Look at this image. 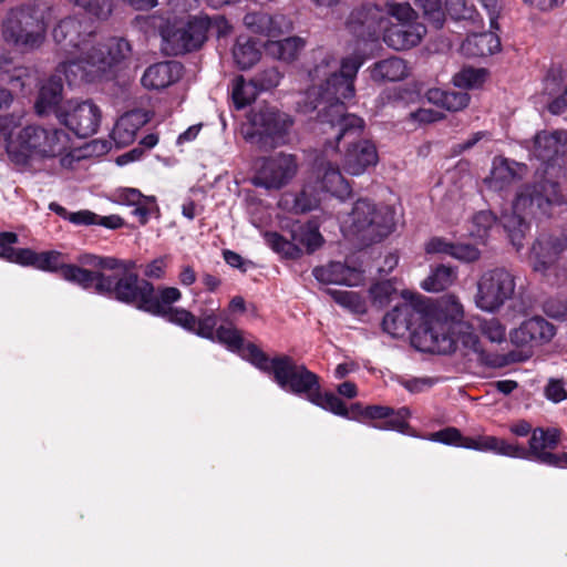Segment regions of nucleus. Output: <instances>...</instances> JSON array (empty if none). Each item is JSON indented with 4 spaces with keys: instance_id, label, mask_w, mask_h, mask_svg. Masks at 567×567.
I'll return each mask as SVG.
<instances>
[{
    "instance_id": "nucleus-4",
    "label": "nucleus",
    "mask_w": 567,
    "mask_h": 567,
    "mask_svg": "<svg viewBox=\"0 0 567 567\" xmlns=\"http://www.w3.org/2000/svg\"><path fill=\"white\" fill-rule=\"evenodd\" d=\"M565 203L557 183L543 181L523 186L516 194L511 212L501 216V221L508 233L511 241L519 249L522 238L528 229L527 218L549 217L554 209Z\"/></svg>"
},
{
    "instance_id": "nucleus-53",
    "label": "nucleus",
    "mask_w": 567,
    "mask_h": 567,
    "mask_svg": "<svg viewBox=\"0 0 567 567\" xmlns=\"http://www.w3.org/2000/svg\"><path fill=\"white\" fill-rule=\"evenodd\" d=\"M409 415L410 412L406 408H402L396 412L389 408L388 416H384L383 421L375 423V427L403 432L408 427L406 420Z\"/></svg>"
},
{
    "instance_id": "nucleus-61",
    "label": "nucleus",
    "mask_w": 567,
    "mask_h": 567,
    "mask_svg": "<svg viewBox=\"0 0 567 567\" xmlns=\"http://www.w3.org/2000/svg\"><path fill=\"white\" fill-rule=\"evenodd\" d=\"M453 243L443 237H432L424 244V251L427 255H449L451 256Z\"/></svg>"
},
{
    "instance_id": "nucleus-57",
    "label": "nucleus",
    "mask_w": 567,
    "mask_h": 567,
    "mask_svg": "<svg viewBox=\"0 0 567 567\" xmlns=\"http://www.w3.org/2000/svg\"><path fill=\"white\" fill-rule=\"evenodd\" d=\"M446 11L454 20H465L473 17L474 9L467 6L466 0H446Z\"/></svg>"
},
{
    "instance_id": "nucleus-47",
    "label": "nucleus",
    "mask_w": 567,
    "mask_h": 567,
    "mask_svg": "<svg viewBox=\"0 0 567 567\" xmlns=\"http://www.w3.org/2000/svg\"><path fill=\"white\" fill-rule=\"evenodd\" d=\"M282 79L281 72L276 66L258 71L251 79L258 92H266L277 87Z\"/></svg>"
},
{
    "instance_id": "nucleus-8",
    "label": "nucleus",
    "mask_w": 567,
    "mask_h": 567,
    "mask_svg": "<svg viewBox=\"0 0 567 567\" xmlns=\"http://www.w3.org/2000/svg\"><path fill=\"white\" fill-rule=\"evenodd\" d=\"M248 123L245 140L268 152L287 143L293 120L276 106L262 104L250 111Z\"/></svg>"
},
{
    "instance_id": "nucleus-46",
    "label": "nucleus",
    "mask_w": 567,
    "mask_h": 567,
    "mask_svg": "<svg viewBox=\"0 0 567 567\" xmlns=\"http://www.w3.org/2000/svg\"><path fill=\"white\" fill-rule=\"evenodd\" d=\"M486 79L484 69L464 68L453 76V83L462 89H475L481 86Z\"/></svg>"
},
{
    "instance_id": "nucleus-55",
    "label": "nucleus",
    "mask_w": 567,
    "mask_h": 567,
    "mask_svg": "<svg viewBox=\"0 0 567 567\" xmlns=\"http://www.w3.org/2000/svg\"><path fill=\"white\" fill-rule=\"evenodd\" d=\"M480 331L486 339L494 343H502L506 339V328L496 318L481 321Z\"/></svg>"
},
{
    "instance_id": "nucleus-52",
    "label": "nucleus",
    "mask_w": 567,
    "mask_h": 567,
    "mask_svg": "<svg viewBox=\"0 0 567 567\" xmlns=\"http://www.w3.org/2000/svg\"><path fill=\"white\" fill-rule=\"evenodd\" d=\"M19 237L12 231H0V258L17 264L19 262L20 248H14Z\"/></svg>"
},
{
    "instance_id": "nucleus-2",
    "label": "nucleus",
    "mask_w": 567,
    "mask_h": 567,
    "mask_svg": "<svg viewBox=\"0 0 567 567\" xmlns=\"http://www.w3.org/2000/svg\"><path fill=\"white\" fill-rule=\"evenodd\" d=\"M249 361L259 370L272 375L274 381L285 391L305 396L315 405L336 415L349 417V409L342 399L330 391L321 392L320 378L299 364L290 355L269 358L256 344L247 347Z\"/></svg>"
},
{
    "instance_id": "nucleus-20",
    "label": "nucleus",
    "mask_w": 567,
    "mask_h": 567,
    "mask_svg": "<svg viewBox=\"0 0 567 567\" xmlns=\"http://www.w3.org/2000/svg\"><path fill=\"white\" fill-rule=\"evenodd\" d=\"M567 249V230L560 236H548L537 239L529 254V262L535 272L548 276L555 269L559 255Z\"/></svg>"
},
{
    "instance_id": "nucleus-13",
    "label": "nucleus",
    "mask_w": 567,
    "mask_h": 567,
    "mask_svg": "<svg viewBox=\"0 0 567 567\" xmlns=\"http://www.w3.org/2000/svg\"><path fill=\"white\" fill-rule=\"evenodd\" d=\"M100 295L113 297L145 312L158 310L155 303L157 288L146 279H141L137 274L106 275L100 282Z\"/></svg>"
},
{
    "instance_id": "nucleus-3",
    "label": "nucleus",
    "mask_w": 567,
    "mask_h": 567,
    "mask_svg": "<svg viewBox=\"0 0 567 567\" xmlns=\"http://www.w3.org/2000/svg\"><path fill=\"white\" fill-rule=\"evenodd\" d=\"M354 91V58L342 59L338 72H333L319 86L309 87L303 96L305 112L319 110L318 118L322 132L328 133L326 126L336 130V147L346 136H351L354 127V116L347 114L343 99L351 97Z\"/></svg>"
},
{
    "instance_id": "nucleus-48",
    "label": "nucleus",
    "mask_w": 567,
    "mask_h": 567,
    "mask_svg": "<svg viewBox=\"0 0 567 567\" xmlns=\"http://www.w3.org/2000/svg\"><path fill=\"white\" fill-rule=\"evenodd\" d=\"M215 310L216 309L200 311L199 316L196 317L197 323L196 329L193 330L194 333L202 338L215 340L216 326L218 322Z\"/></svg>"
},
{
    "instance_id": "nucleus-62",
    "label": "nucleus",
    "mask_w": 567,
    "mask_h": 567,
    "mask_svg": "<svg viewBox=\"0 0 567 567\" xmlns=\"http://www.w3.org/2000/svg\"><path fill=\"white\" fill-rule=\"evenodd\" d=\"M21 124V116L16 114H7L0 116V133L4 137L7 146L10 140H14L13 132Z\"/></svg>"
},
{
    "instance_id": "nucleus-19",
    "label": "nucleus",
    "mask_w": 567,
    "mask_h": 567,
    "mask_svg": "<svg viewBox=\"0 0 567 567\" xmlns=\"http://www.w3.org/2000/svg\"><path fill=\"white\" fill-rule=\"evenodd\" d=\"M182 299V292L176 287H157V297L155 303L158 305L157 311L148 313L167 319L169 322L181 326L185 330L193 332L196 329V317L184 308L173 307Z\"/></svg>"
},
{
    "instance_id": "nucleus-34",
    "label": "nucleus",
    "mask_w": 567,
    "mask_h": 567,
    "mask_svg": "<svg viewBox=\"0 0 567 567\" xmlns=\"http://www.w3.org/2000/svg\"><path fill=\"white\" fill-rule=\"evenodd\" d=\"M315 278L322 284L352 286L354 268L341 261H331L326 267H316L312 271Z\"/></svg>"
},
{
    "instance_id": "nucleus-36",
    "label": "nucleus",
    "mask_w": 567,
    "mask_h": 567,
    "mask_svg": "<svg viewBox=\"0 0 567 567\" xmlns=\"http://www.w3.org/2000/svg\"><path fill=\"white\" fill-rule=\"evenodd\" d=\"M305 47V39L295 35L284 40L268 41L266 52L275 59L292 62L299 56Z\"/></svg>"
},
{
    "instance_id": "nucleus-5",
    "label": "nucleus",
    "mask_w": 567,
    "mask_h": 567,
    "mask_svg": "<svg viewBox=\"0 0 567 567\" xmlns=\"http://www.w3.org/2000/svg\"><path fill=\"white\" fill-rule=\"evenodd\" d=\"M47 29V7L38 0L10 9L1 23L4 42L24 53L42 47Z\"/></svg>"
},
{
    "instance_id": "nucleus-28",
    "label": "nucleus",
    "mask_w": 567,
    "mask_h": 567,
    "mask_svg": "<svg viewBox=\"0 0 567 567\" xmlns=\"http://www.w3.org/2000/svg\"><path fill=\"white\" fill-rule=\"evenodd\" d=\"M63 82L60 74L52 75L40 89L35 110L40 115L54 113L58 116L59 112H64L65 105H61L63 99Z\"/></svg>"
},
{
    "instance_id": "nucleus-33",
    "label": "nucleus",
    "mask_w": 567,
    "mask_h": 567,
    "mask_svg": "<svg viewBox=\"0 0 567 567\" xmlns=\"http://www.w3.org/2000/svg\"><path fill=\"white\" fill-rule=\"evenodd\" d=\"M78 261L80 265L94 268L114 271L112 276H122L124 272L136 274L135 261L121 260L114 257H102L93 254H83L79 256Z\"/></svg>"
},
{
    "instance_id": "nucleus-42",
    "label": "nucleus",
    "mask_w": 567,
    "mask_h": 567,
    "mask_svg": "<svg viewBox=\"0 0 567 567\" xmlns=\"http://www.w3.org/2000/svg\"><path fill=\"white\" fill-rule=\"evenodd\" d=\"M215 339L220 343L226 344L231 351L240 352L244 358L249 360L247 347L250 342L245 344L240 331L233 326H220L217 328Z\"/></svg>"
},
{
    "instance_id": "nucleus-24",
    "label": "nucleus",
    "mask_w": 567,
    "mask_h": 567,
    "mask_svg": "<svg viewBox=\"0 0 567 567\" xmlns=\"http://www.w3.org/2000/svg\"><path fill=\"white\" fill-rule=\"evenodd\" d=\"M429 440L439 442L445 445H453L480 452L494 453L495 436L493 435H478L476 437L463 436L461 431L456 427L449 426L443 430L430 434Z\"/></svg>"
},
{
    "instance_id": "nucleus-32",
    "label": "nucleus",
    "mask_w": 567,
    "mask_h": 567,
    "mask_svg": "<svg viewBox=\"0 0 567 567\" xmlns=\"http://www.w3.org/2000/svg\"><path fill=\"white\" fill-rule=\"evenodd\" d=\"M103 269L92 270L80 267L78 265L64 264L61 268V277L72 284L79 285L83 289H94L96 293H100V282L106 278V275L102 271Z\"/></svg>"
},
{
    "instance_id": "nucleus-21",
    "label": "nucleus",
    "mask_w": 567,
    "mask_h": 567,
    "mask_svg": "<svg viewBox=\"0 0 567 567\" xmlns=\"http://www.w3.org/2000/svg\"><path fill=\"white\" fill-rule=\"evenodd\" d=\"M243 21L250 32L268 38H279L293 29L291 19L282 13L252 11L246 13Z\"/></svg>"
},
{
    "instance_id": "nucleus-40",
    "label": "nucleus",
    "mask_w": 567,
    "mask_h": 567,
    "mask_svg": "<svg viewBox=\"0 0 567 567\" xmlns=\"http://www.w3.org/2000/svg\"><path fill=\"white\" fill-rule=\"evenodd\" d=\"M230 91L234 105L237 110L249 105L259 93L252 81L246 82L243 75H238L231 81Z\"/></svg>"
},
{
    "instance_id": "nucleus-39",
    "label": "nucleus",
    "mask_w": 567,
    "mask_h": 567,
    "mask_svg": "<svg viewBox=\"0 0 567 567\" xmlns=\"http://www.w3.org/2000/svg\"><path fill=\"white\" fill-rule=\"evenodd\" d=\"M260 56V50L255 41L246 38L237 39L233 48V58L239 69H250L259 61Z\"/></svg>"
},
{
    "instance_id": "nucleus-60",
    "label": "nucleus",
    "mask_w": 567,
    "mask_h": 567,
    "mask_svg": "<svg viewBox=\"0 0 567 567\" xmlns=\"http://www.w3.org/2000/svg\"><path fill=\"white\" fill-rule=\"evenodd\" d=\"M29 70L24 66L14 68L12 73L6 72L1 76V81L9 83L13 89L23 90L28 84Z\"/></svg>"
},
{
    "instance_id": "nucleus-15",
    "label": "nucleus",
    "mask_w": 567,
    "mask_h": 567,
    "mask_svg": "<svg viewBox=\"0 0 567 567\" xmlns=\"http://www.w3.org/2000/svg\"><path fill=\"white\" fill-rule=\"evenodd\" d=\"M515 278L505 268L485 271L477 281V292L474 302L486 312L499 310L515 292Z\"/></svg>"
},
{
    "instance_id": "nucleus-64",
    "label": "nucleus",
    "mask_w": 567,
    "mask_h": 567,
    "mask_svg": "<svg viewBox=\"0 0 567 567\" xmlns=\"http://www.w3.org/2000/svg\"><path fill=\"white\" fill-rule=\"evenodd\" d=\"M546 398L554 402L559 403L567 399V390L565 389L561 380H550L545 388Z\"/></svg>"
},
{
    "instance_id": "nucleus-54",
    "label": "nucleus",
    "mask_w": 567,
    "mask_h": 567,
    "mask_svg": "<svg viewBox=\"0 0 567 567\" xmlns=\"http://www.w3.org/2000/svg\"><path fill=\"white\" fill-rule=\"evenodd\" d=\"M389 408L381 405L362 406L357 403V421L362 423H371L375 427V423L383 421L388 416Z\"/></svg>"
},
{
    "instance_id": "nucleus-25",
    "label": "nucleus",
    "mask_w": 567,
    "mask_h": 567,
    "mask_svg": "<svg viewBox=\"0 0 567 567\" xmlns=\"http://www.w3.org/2000/svg\"><path fill=\"white\" fill-rule=\"evenodd\" d=\"M567 150V132L557 130L542 131L534 137L532 154L544 163H550Z\"/></svg>"
},
{
    "instance_id": "nucleus-45",
    "label": "nucleus",
    "mask_w": 567,
    "mask_h": 567,
    "mask_svg": "<svg viewBox=\"0 0 567 567\" xmlns=\"http://www.w3.org/2000/svg\"><path fill=\"white\" fill-rule=\"evenodd\" d=\"M320 189L317 185L307 184L295 198L293 208L297 213H307L316 209L320 204Z\"/></svg>"
},
{
    "instance_id": "nucleus-9",
    "label": "nucleus",
    "mask_w": 567,
    "mask_h": 567,
    "mask_svg": "<svg viewBox=\"0 0 567 567\" xmlns=\"http://www.w3.org/2000/svg\"><path fill=\"white\" fill-rule=\"evenodd\" d=\"M560 433L554 427H536L533 430L525 447L495 436L494 453L512 458L528 460L539 464L564 468L565 458L561 453H553L559 443Z\"/></svg>"
},
{
    "instance_id": "nucleus-35",
    "label": "nucleus",
    "mask_w": 567,
    "mask_h": 567,
    "mask_svg": "<svg viewBox=\"0 0 567 567\" xmlns=\"http://www.w3.org/2000/svg\"><path fill=\"white\" fill-rule=\"evenodd\" d=\"M148 121L145 113L134 110L122 115L113 130L114 137L120 143L127 144L135 138L137 131Z\"/></svg>"
},
{
    "instance_id": "nucleus-17",
    "label": "nucleus",
    "mask_w": 567,
    "mask_h": 567,
    "mask_svg": "<svg viewBox=\"0 0 567 567\" xmlns=\"http://www.w3.org/2000/svg\"><path fill=\"white\" fill-rule=\"evenodd\" d=\"M58 118L78 137L86 138L97 132L101 111L90 101H69L65 111L58 113Z\"/></svg>"
},
{
    "instance_id": "nucleus-31",
    "label": "nucleus",
    "mask_w": 567,
    "mask_h": 567,
    "mask_svg": "<svg viewBox=\"0 0 567 567\" xmlns=\"http://www.w3.org/2000/svg\"><path fill=\"white\" fill-rule=\"evenodd\" d=\"M408 75L409 66L399 56H390L378 61L370 68V76L375 82H398L404 80Z\"/></svg>"
},
{
    "instance_id": "nucleus-38",
    "label": "nucleus",
    "mask_w": 567,
    "mask_h": 567,
    "mask_svg": "<svg viewBox=\"0 0 567 567\" xmlns=\"http://www.w3.org/2000/svg\"><path fill=\"white\" fill-rule=\"evenodd\" d=\"M457 277L454 267L440 265L433 268L430 275L422 281L421 287L425 291L440 292L453 285Z\"/></svg>"
},
{
    "instance_id": "nucleus-1",
    "label": "nucleus",
    "mask_w": 567,
    "mask_h": 567,
    "mask_svg": "<svg viewBox=\"0 0 567 567\" xmlns=\"http://www.w3.org/2000/svg\"><path fill=\"white\" fill-rule=\"evenodd\" d=\"M464 315V307L454 295L442 296L435 305L426 302V321L424 328L414 332L413 346L439 354H450L461 346L464 355L481 364H493L478 336L465 324Z\"/></svg>"
},
{
    "instance_id": "nucleus-30",
    "label": "nucleus",
    "mask_w": 567,
    "mask_h": 567,
    "mask_svg": "<svg viewBox=\"0 0 567 567\" xmlns=\"http://www.w3.org/2000/svg\"><path fill=\"white\" fill-rule=\"evenodd\" d=\"M461 50L470 58L488 56L501 50V40L494 32L475 33L463 41Z\"/></svg>"
},
{
    "instance_id": "nucleus-58",
    "label": "nucleus",
    "mask_w": 567,
    "mask_h": 567,
    "mask_svg": "<svg viewBox=\"0 0 567 567\" xmlns=\"http://www.w3.org/2000/svg\"><path fill=\"white\" fill-rule=\"evenodd\" d=\"M388 14L395 18L399 23H416L415 11L410 3H392L389 6Z\"/></svg>"
},
{
    "instance_id": "nucleus-23",
    "label": "nucleus",
    "mask_w": 567,
    "mask_h": 567,
    "mask_svg": "<svg viewBox=\"0 0 567 567\" xmlns=\"http://www.w3.org/2000/svg\"><path fill=\"white\" fill-rule=\"evenodd\" d=\"M555 336V328L543 318L534 317L525 320L518 328L514 329L509 337L517 347L534 348L549 342Z\"/></svg>"
},
{
    "instance_id": "nucleus-56",
    "label": "nucleus",
    "mask_w": 567,
    "mask_h": 567,
    "mask_svg": "<svg viewBox=\"0 0 567 567\" xmlns=\"http://www.w3.org/2000/svg\"><path fill=\"white\" fill-rule=\"evenodd\" d=\"M394 292L395 289L389 281L378 282L369 289V296L372 300V303L378 308L386 305L391 300Z\"/></svg>"
},
{
    "instance_id": "nucleus-41",
    "label": "nucleus",
    "mask_w": 567,
    "mask_h": 567,
    "mask_svg": "<svg viewBox=\"0 0 567 567\" xmlns=\"http://www.w3.org/2000/svg\"><path fill=\"white\" fill-rule=\"evenodd\" d=\"M267 245L277 254L288 259H298L302 256V248L293 240L289 241L275 231L265 234Z\"/></svg>"
},
{
    "instance_id": "nucleus-16",
    "label": "nucleus",
    "mask_w": 567,
    "mask_h": 567,
    "mask_svg": "<svg viewBox=\"0 0 567 567\" xmlns=\"http://www.w3.org/2000/svg\"><path fill=\"white\" fill-rule=\"evenodd\" d=\"M426 321V301H403L388 312L382 321L383 330L394 338L413 336L416 330L424 328Z\"/></svg>"
},
{
    "instance_id": "nucleus-37",
    "label": "nucleus",
    "mask_w": 567,
    "mask_h": 567,
    "mask_svg": "<svg viewBox=\"0 0 567 567\" xmlns=\"http://www.w3.org/2000/svg\"><path fill=\"white\" fill-rule=\"evenodd\" d=\"M426 99L430 103L451 112L461 111L470 103V95L466 92L445 91L436 87L426 92Z\"/></svg>"
},
{
    "instance_id": "nucleus-14",
    "label": "nucleus",
    "mask_w": 567,
    "mask_h": 567,
    "mask_svg": "<svg viewBox=\"0 0 567 567\" xmlns=\"http://www.w3.org/2000/svg\"><path fill=\"white\" fill-rule=\"evenodd\" d=\"M218 21L225 22L219 16H195L187 21L167 24L161 31L165 50L168 54L179 55L200 49L207 40L208 30Z\"/></svg>"
},
{
    "instance_id": "nucleus-26",
    "label": "nucleus",
    "mask_w": 567,
    "mask_h": 567,
    "mask_svg": "<svg viewBox=\"0 0 567 567\" xmlns=\"http://www.w3.org/2000/svg\"><path fill=\"white\" fill-rule=\"evenodd\" d=\"M526 166L504 157H495L491 173L484 178L486 187L493 192L506 189L514 181L522 177Z\"/></svg>"
},
{
    "instance_id": "nucleus-22",
    "label": "nucleus",
    "mask_w": 567,
    "mask_h": 567,
    "mask_svg": "<svg viewBox=\"0 0 567 567\" xmlns=\"http://www.w3.org/2000/svg\"><path fill=\"white\" fill-rule=\"evenodd\" d=\"M315 174L316 185L321 193L330 194L340 200H344L351 195V185L344 179L338 166L318 158L315 163Z\"/></svg>"
},
{
    "instance_id": "nucleus-12",
    "label": "nucleus",
    "mask_w": 567,
    "mask_h": 567,
    "mask_svg": "<svg viewBox=\"0 0 567 567\" xmlns=\"http://www.w3.org/2000/svg\"><path fill=\"white\" fill-rule=\"evenodd\" d=\"M395 227L392 206L357 198V250L383 241Z\"/></svg>"
},
{
    "instance_id": "nucleus-43",
    "label": "nucleus",
    "mask_w": 567,
    "mask_h": 567,
    "mask_svg": "<svg viewBox=\"0 0 567 567\" xmlns=\"http://www.w3.org/2000/svg\"><path fill=\"white\" fill-rule=\"evenodd\" d=\"M379 162L377 146L371 141L357 143V175L374 168Z\"/></svg>"
},
{
    "instance_id": "nucleus-11",
    "label": "nucleus",
    "mask_w": 567,
    "mask_h": 567,
    "mask_svg": "<svg viewBox=\"0 0 567 567\" xmlns=\"http://www.w3.org/2000/svg\"><path fill=\"white\" fill-rule=\"evenodd\" d=\"M131 45L125 39H110L106 44L96 43L85 59L73 61L65 68L70 85L93 82L113 64L128 56Z\"/></svg>"
},
{
    "instance_id": "nucleus-44",
    "label": "nucleus",
    "mask_w": 567,
    "mask_h": 567,
    "mask_svg": "<svg viewBox=\"0 0 567 567\" xmlns=\"http://www.w3.org/2000/svg\"><path fill=\"white\" fill-rule=\"evenodd\" d=\"M292 240L299 247H305L308 254L316 251L323 244V238L317 228L303 226H299L298 229L292 231Z\"/></svg>"
},
{
    "instance_id": "nucleus-6",
    "label": "nucleus",
    "mask_w": 567,
    "mask_h": 567,
    "mask_svg": "<svg viewBox=\"0 0 567 567\" xmlns=\"http://www.w3.org/2000/svg\"><path fill=\"white\" fill-rule=\"evenodd\" d=\"M69 148L70 137L64 130L27 125L9 141L8 155L16 164L25 165L33 157H55Z\"/></svg>"
},
{
    "instance_id": "nucleus-29",
    "label": "nucleus",
    "mask_w": 567,
    "mask_h": 567,
    "mask_svg": "<svg viewBox=\"0 0 567 567\" xmlns=\"http://www.w3.org/2000/svg\"><path fill=\"white\" fill-rule=\"evenodd\" d=\"M18 265L61 275V268L64 264L62 262L61 252L56 250L37 252L30 248H20Z\"/></svg>"
},
{
    "instance_id": "nucleus-63",
    "label": "nucleus",
    "mask_w": 567,
    "mask_h": 567,
    "mask_svg": "<svg viewBox=\"0 0 567 567\" xmlns=\"http://www.w3.org/2000/svg\"><path fill=\"white\" fill-rule=\"evenodd\" d=\"M564 82L560 70H550L544 81V95L551 97L560 92Z\"/></svg>"
},
{
    "instance_id": "nucleus-51",
    "label": "nucleus",
    "mask_w": 567,
    "mask_h": 567,
    "mask_svg": "<svg viewBox=\"0 0 567 567\" xmlns=\"http://www.w3.org/2000/svg\"><path fill=\"white\" fill-rule=\"evenodd\" d=\"M74 2L87 14L99 20L107 19L113 9V0H74Z\"/></svg>"
},
{
    "instance_id": "nucleus-59",
    "label": "nucleus",
    "mask_w": 567,
    "mask_h": 567,
    "mask_svg": "<svg viewBox=\"0 0 567 567\" xmlns=\"http://www.w3.org/2000/svg\"><path fill=\"white\" fill-rule=\"evenodd\" d=\"M451 257L463 262H474L480 259L481 251L470 244H453Z\"/></svg>"
},
{
    "instance_id": "nucleus-27",
    "label": "nucleus",
    "mask_w": 567,
    "mask_h": 567,
    "mask_svg": "<svg viewBox=\"0 0 567 567\" xmlns=\"http://www.w3.org/2000/svg\"><path fill=\"white\" fill-rule=\"evenodd\" d=\"M182 70L183 65L177 61L152 64L142 75V85L148 90L165 89L181 79Z\"/></svg>"
},
{
    "instance_id": "nucleus-7",
    "label": "nucleus",
    "mask_w": 567,
    "mask_h": 567,
    "mask_svg": "<svg viewBox=\"0 0 567 567\" xmlns=\"http://www.w3.org/2000/svg\"><path fill=\"white\" fill-rule=\"evenodd\" d=\"M383 32V41L394 50H406L417 45L426 33L422 23H396L388 27L383 10L367 6L357 13V38L377 40Z\"/></svg>"
},
{
    "instance_id": "nucleus-49",
    "label": "nucleus",
    "mask_w": 567,
    "mask_h": 567,
    "mask_svg": "<svg viewBox=\"0 0 567 567\" xmlns=\"http://www.w3.org/2000/svg\"><path fill=\"white\" fill-rule=\"evenodd\" d=\"M415 3L423 11L424 17L436 29L443 27L445 12L441 0H415Z\"/></svg>"
},
{
    "instance_id": "nucleus-18",
    "label": "nucleus",
    "mask_w": 567,
    "mask_h": 567,
    "mask_svg": "<svg viewBox=\"0 0 567 567\" xmlns=\"http://www.w3.org/2000/svg\"><path fill=\"white\" fill-rule=\"evenodd\" d=\"M296 173L295 156L279 153L264 159L262 165L252 178V184L268 190L280 189L292 179Z\"/></svg>"
},
{
    "instance_id": "nucleus-50",
    "label": "nucleus",
    "mask_w": 567,
    "mask_h": 567,
    "mask_svg": "<svg viewBox=\"0 0 567 567\" xmlns=\"http://www.w3.org/2000/svg\"><path fill=\"white\" fill-rule=\"evenodd\" d=\"M496 223L495 215L489 210H481L473 217L472 236L478 238L483 243L488 236V231Z\"/></svg>"
},
{
    "instance_id": "nucleus-10",
    "label": "nucleus",
    "mask_w": 567,
    "mask_h": 567,
    "mask_svg": "<svg viewBox=\"0 0 567 567\" xmlns=\"http://www.w3.org/2000/svg\"><path fill=\"white\" fill-rule=\"evenodd\" d=\"M52 35L59 51L68 56L56 69L58 73L66 78V65L79 59H85L87 53H92V47L95 44V27L83 16L66 17L56 23Z\"/></svg>"
}]
</instances>
